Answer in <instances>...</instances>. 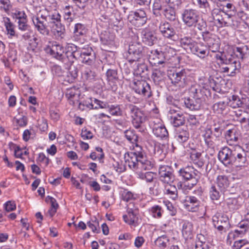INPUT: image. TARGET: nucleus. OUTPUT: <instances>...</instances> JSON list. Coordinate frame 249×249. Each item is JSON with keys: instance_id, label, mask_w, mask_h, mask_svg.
I'll use <instances>...</instances> for the list:
<instances>
[{"instance_id": "obj_23", "label": "nucleus", "mask_w": 249, "mask_h": 249, "mask_svg": "<svg viewBox=\"0 0 249 249\" xmlns=\"http://www.w3.org/2000/svg\"><path fill=\"white\" fill-rule=\"evenodd\" d=\"M142 41L145 45L151 46L157 42V37L154 31L145 29L142 31Z\"/></svg>"}, {"instance_id": "obj_62", "label": "nucleus", "mask_w": 249, "mask_h": 249, "mask_svg": "<svg viewBox=\"0 0 249 249\" xmlns=\"http://www.w3.org/2000/svg\"><path fill=\"white\" fill-rule=\"evenodd\" d=\"M135 146L134 147L133 151L131 152V153L135 154V155L142 157H146V155L144 151L142 150V147L140 145L138 144L136 142H135Z\"/></svg>"}, {"instance_id": "obj_36", "label": "nucleus", "mask_w": 249, "mask_h": 249, "mask_svg": "<svg viewBox=\"0 0 249 249\" xmlns=\"http://www.w3.org/2000/svg\"><path fill=\"white\" fill-rule=\"evenodd\" d=\"M193 226L191 222L185 221L182 227V233L185 238H191L192 236Z\"/></svg>"}, {"instance_id": "obj_4", "label": "nucleus", "mask_w": 249, "mask_h": 249, "mask_svg": "<svg viewBox=\"0 0 249 249\" xmlns=\"http://www.w3.org/2000/svg\"><path fill=\"white\" fill-rule=\"evenodd\" d=\"M128 165L131 169L141 168L144 170H149L154 166V162L148 159L147 157L139 156L131 153H128Z\"/></svg>"}, {"instance_id": "obj_41", "label": "nucleus", "mask_w": 249, "mask_h": 249, "mask_svg": "<svg viewBox=\"0 0 249 249\" xmlns=\"http://www.w3.org/2000/svg\"><path fill=\"white\" fill-rule=\"evenodd\" d=\"M82 77L84 80L89 82H92L95 80L96 73L90 69L86 68L82 72Z\"/></svg>"}, {"instance_id": "obj_16", "label": "nucleus", "mask_w": 249, "mask_h": 249, "mask_svg": "<svg viewBox=\"0 0 249 249\" xmlns=\"http://www.w3.org/2000/svg\"><path fill=\"white\" fill-rule=\"evenodd\" d=\"M211 11L213 20L217 21L219 27L227 26L228 21L231 18V15L217 8L211 10Z\"/></svg>"}, {"instance_id": "obj_33", "label": "nucleus", "mask_w": 249, "mask_h": 249, "mask_svg": "<svg viewBox=\"0 0 249 249\" xmlns=\"http://www.w3.org/2000/svg\"><path fill=\"white\" fill-rule=\"evenodd\" d=\"M100 40L103 45L111 47L114 45L115 36L113 34L105 32L101 34Z\"/></svg>"}, {"instance_id": "obj_45", "label": "nucleus", "mask_w": 249, "mask_h": 249, "mask_svg": "<svg viewBox=\"0 0 249 249\" xmlns=\"http://www.w3.org/2000/svg\"><path fill=\"white\" fill-rule=\"evenodd\" d=\"M243 100V99L241 100L238 96L232 95L231 99L230 100L229 105L232 108L244 107L246 105Z\"/></svg>"}, {"instance_id": "obj_32", "label": "nucleus", "mask_w": 249, "mask_h": 249, "mask_svg": "<svg viewBox=\"0 0 249 249\" xmlns=\"http://www.w3.org/2000/svg\"><path fill=\"white\" fill-rule=\"evenodd\" d=\"M165 18L170 21H175L177 19V15L175 8L167 4L162 12Z\"/></svg>"}, {"instance_id": "obj_35", "label": "nucleus", "mask_w": 249, "mask_h": 249, "mask_svg": "<svg viewBox=\"0 0 249 249\" xmlns=\"http://www.w3.org/2000/svg\"><path fill=\"white\" fill-rule=\"evenodd\" d=\"M87 29L84 24L78 23L75 24L73 29V39L78 40V37L86 34Z\"/></svg>"}, {"instance_id": "obj_42", "label": "nucleus", "mask_w": 249, "mask_h": 249, "mask_svg": "<svg viewBox=\"0 0 249 249\" xmlns=\"http://www.w3.org/2000/svg\"><path fill=\"white\" fill-rule=\"evenodd\" d=\"M136 71L137 74L140 75L142 77H147L149 76V68L144 62L138 63Z\"/></svg>"}, {"instance_id": "obj_50", "label": "nucleus", "mask_w": 249, "mask_h": 249, "mask_svg": "<svg viewBox=\"0 0 249 249\" xmlns=\"http://www.w3.org/2000/svg\"><path fill=\"white\" fill-rule=\"evenodd\" d=\"M107 107H108V111L112 116H120L122 115V111L119 105H107Z\"/></svg>"}, {"instance_id": "obj_14", "label": "nucleus", "mask_w": 249, "mask_h": 249, "mask_svg": "<svg viewBox=\"0 0 249 249\" xmlns=\"http://www.w3.org/2000/svg\"><path fill=\"white\" fill-rule=\"evenodd\" d=\"M133 89L136 93L142 95L145 99H148L152 96L150 85L146 81L138 80L135 82Z\"/></svg>"}, {"instance_id": "obj_43", "label": "nucleus", "mask_w": 249, "mask_h": 249, "mask_svg": "<svg viewBox=\"0 0 249 249\" xmlns=\"http://www.w3.org/2000/svg\"><path fill=\"white\" fill-rule=\"evenodd\" d=\"M195 41L189 36H184L179 40L180 46L187 51L190 50Z\"/></svg>"}, {"instance_id": "obj_27", "label": "nucleus", "mask_w": 249, "mask_h": 249, "mask_svg": "<svg viewBox=\"0 0 249 249\" xmlns=\"http://www.w3.org/2000/svg\"><path fill=\"white\" fill-rule=\"evenodd\" d=\"M182 100V103L185 107L191 110H199L203 103V102L193 97H192V98L185 97Z\"/></svg>"}, {"instance_id": "obj_24", "label": "nucleus", "mask_w": 249, "mask_h": 249, "mask_svg": "<svg viewBox=\"0 0 249 249\" xmlns=\"http://www.w3.org/2000/svg\"><path fill=\"white\" fill-rule=\"evenodd\" d=\"M205 91L206 89L198 84L192 85L190 89L191 96L196 98L203 103L205 100Z\"/></svg>"}, {"instance_id": "obj_28", "label": "nucleus", "mask_w": 249, "mask_h": 249, "mask_svg": "<svg viewBox=\"0 0 249 249\" xmlns=\"http://www.w3.org/2000/svg\"><path fill=\"white\" fill-rule=\"evenodd\" d=\"M62 12L64 19L69 23L72 22L77 15L76 8L72 5H66L63 8Z\"/></svg>"}, {"instance_id": "obj_10", "label": "nucleus", "mask_w": 249, "mask_h": 249, "mask_svg": "<svg viewBox=\"0 0 249 249\" xmlns=\"http://www.w3.org/2000/svg\"><path fill=\"white\" fill-rule=\"evenodd\" d=\"M81 48H78L73 44H68L64 49V58L63 63L69 66L72 65L76 58L79 56V52Z\"/></svg>"}, {"instance_id": "obj_52", "label": "nucleus", "mask_w": 249, "mask_h": 249, "mask_svg": "<svg viewBox=\"0 0 249 249\" xmlns=\"http://www.w3.org/2000/svg\"><path fill=\"white\" fill-rule=\"evenodd\" d=\"M124 135L126 139L131 143H134L138 141V136L132 130H125Z\"/></svg>"}, {"instance_id": "obj_25", "label": "nucleus", "mask_w": 249, "mask_h": 249, "mask_svg": "<svg viewBox=\"0 0 249 249\" xmlns=\"http://www.w3.org/2000/svg\"><path fill=\"white\" fill-rule=\"evenodd\" d=\"M159 29L162 36L168 38H171L176 34L174 28L170 23L165 21L160 23Z\"/></svg>"}, {"instance_id": "obj_55", "label": "nucleus", "mask_w": 249, "mask_h": 249, "mask_svg": "<svg viewBox=\"0 0 249 249\" xmlns=\"http://www.w3.org/2000/svg\"><path fill=\"white\" fill-rule=\"evenodd\" d=\"M12 5L10 0H0V9L7 13L12 8Z\"/></svg>"}, {"instance_id": "obj_2", "label": "nucleus", "mask_w": 249, "mask_h": 249, "mask_svg": "<svg viewBox=\"0 0 249 249\" xmlns=\"http://www.w3.org/2000/svg\"><path fill=\"white\" fill-rule=\"evenodd\" d=\"M32 22L36 30L41 34L46 36L49 34L47 24L52 19L57 20L59 14L57 12L50 13L46 9L40 10L36 15L32 17Z\"/></svg>"}, {"instance_id": "obj_56", "label": "nucleus", "mask_w": 249, "mask_h": 249, "mask_svg": "<svg viewBox=\"0 0 249 249\" xmlns=\"http://www.w3.org/2000/svg\"><path fill=\"white\" fill-rule=\"evenodd\" d=\"M93 108L92 109H97L99 108H106L107 107V104L99 100L96 98H92Z\"/></svg>"}, {"instance_id": "obj_12", "label": "nucleus", "mask_w": 249, "mask_h": 249, "mask_svg": "<svg viewBox=\"0 0 249 249\" xmlns=\"http://www.w3.org/2000/svg\"><path fill=\"white\" fill-rule=\"evenodd\" d=\"M128 20L137 27L144 25L147 20L145 12L142 9H138L135 11L130 12L127 16Z\"/></svg>"}, {"instance_id": "obj_19", "label": "nucleus", "mask_w": 249, "mask_h": 249, "mask_svg": "<svg viewBox=\"0 0 249 249\" xmlns=\"http://www.w3.org/2000/svg\"><path fill=\"white\" fill-rule=\"evenodd\" d=\"M190 51L202 59L208 56L209 53V50L206 45L203 43H198L196 41L193 44Z\"/></svg>"}, {"instance_id": "obj_17", "label": "nucleus", "mask_w": 249, "mask_h": 249, "mask_svg": "<svg viewBox=\"0 0 249 249\" xmlns=\"http://www.w3.org/2000/svg\"><path fill=\"white\" fill-rule=\"evenodd\" d=\"M148 56V61L152 65H163L165 63V57L164 53L158 49L155 50H149L147 53Z\"/></svg>"}, {"instance_id": "obj_15", "label": "nucleus", "mask_w": 249, "mask_h": 249, "mask_svg": "<svg viewBox=\"0 0 249 249\" xmlns=\"http://www.w3.org/2000/svg\"><path fill=\"white\" fill-rule=\"evenodd\" d=\"M202 36L203 40L213 52L218 51L220 49V40L215 35L211 34L209 32H203L202 33Z\"/></svg>"}, {"instance_id": "obj_44", "label": "nucleus", "mask_w": 249, "mask_h": 249, "mask_svg": "<svg viewBox=\"0 0 249 249\" xmlns=\"http://www.w3.org/2000/svg\"><path fill=\"white\" fill-rule=\"evenodd\" d=\"M156 175V174L152 172H146L145 173L139 172L137 173L138 178L145 180L147 182H153Z\"/></svg>"}, {"instance_id": "obj_47", "label": "nucleus", "mask_w": 249, "mask_h": 249, "mask_svg": "<svg viewBox=\"0 0 249 249\" xmlns=\"http://www.w3.org/2000/svg\"><path fill=\"white\" fill-rule=\"evenodd\" d=\"M92 98L89 97L80 102L79 103L78 108L81 110H85L88 109H92L93 108Z\"/></svg>"}, {"instance_id": "obj_40", "label": "nucleus", "mask_w": 249, "mask_h": 249, "mask_svg": "<svg viewBox=\"0 0 249 249\" xmlns=\"http://www.w3.org/2000/svg\"><path fill=\"white\" fill-rule=\"evenodd\" d=\"M185 119L183 114L178 113L171 117V123L174 127H179L185 124Z\"/></svg>"}, {"instance_id": "obj_60", "label": "nucleus", "mask_w": 249, "mask_h": 249, "mask_svg": "<svg viewBox=\"0 0 249 249\" xmlns=\"http://www.w3.org/2000/svg\"><path fill=\"white\" fill-rule=\"evenodd\" d=\"M248 243V242L244 239H241L235 241L232 246V249H245V246Z\"/></svg>"}, {"instance_id": "obj_8", "label": "nucleus", "mask_w": 249, "mask_h": 249, "mask_svg": "<svg viewBox=\"0 0 249 249\" xmlns=\"http://www.w3.org/2000/svg\"><path fill=\"white\" fill-rule=\"evenodd\" d=\"M178 176L185 181L192 180V185L196 184L199 176V172L192 166L181 168L178 171Z\"/></svg>"}, {"instance_id": "obj_49", "label": "nucleus", "mask_w": 249, "mask_h": 249, "mask_svg": "<svg viewBox=\"0 0 249 249\" xmlns=\"http://www.w3.org/2000/svg\"><path fill=\"white\" fill-rule=\"evenodd\" d=\"M152 216L157 218H160L162 215L163 210L161 207L159 205H154L150 209Z\"/></svg>"}, {"instance_id": "obj_34", "label": "nucleus", "mask_w": 249, "mask_h": 249, "mask_svg": "<svg viewBox=\"0 0 249 249\" xmlns=\"http://www.w3.org/2000/svg\"><path fill=\"white\" fill-rule=\"evenodd\" d=\"M224 193V192H221L218 188L213 184L212 185L209 189V196L213 201L219 200Z\"/></svg>"}, {"instance_id": "obj_37", "label": "nucleus", "mask_w": 249, "mask_h": 249, "mask_svg": "<svg viewBox=\"0 0 249 249\" xmlns=\"http://www.w3.org/2000/svg\"><path fill=\"white\" fill-rule=\"evenodd\" d=\"M164 193L173 200L178 198V190L175 185L172 184H165Z\"/></svg>"}, {"instance_id": "obj_1", "label": "nucleus", "mask_w": 249, "mask_h": 249, "mask_svg": "<svg viewBox=\"0 0 249 249\" xmlns=\"http://www.w3.org/2000/svg\"><path fill=\"white\" fill-rule=\"evenodd\" d=\"M218 159L226 167L232 165L244 167L247 163V154L244 150L238 153L235 150H232L227 146L219 151Z\"/></svg>"}, {"instance_id": "obj_11", "label": "nucleus", "mask_w": 249, "mask_h": 249, "mask_svg": "<svg viewBox=\"0 0 249 249\" xmlns=\"http://www.w3.org/2000/svg\"><path fill=\"white\" fill-rule=\"evenodd\" d=\"M181 18L184 24L188 27H193L200 18L199 12L193 8H187L182 11Z\"/></svg>"}, {"instance_id": "obj_29", "label": "nucleus", "mask_w": 249, "mask_h": 249, "mask_svg": "<svg viewBox=\"0 0 249 249\" xmlns=\"http://www.w3.org/2000/svg\"><path fill=\"white\" fill-rule=\"evenodd\" d=\"M190 137L188 129L186 126L178 127L176 129L175 137L180 143L186 142Z\"/></svg>"}, {"instance_id": "obj_18", "label": "nucleus", "mask_w": 249, "mask_h": 249, "mask_svg": "<svg viewBox=\"0 0 249 249\" xmlns=\"http://www.w3.org/2000/svg\"><path fill=\"white\" fill-rule=\"evenodd\" d=\"M50 44H51V46H48L46 50L47 51H49L51 55L63 63V59L64 58V47L55 41L50 42Z\"/></svg>"}, {"instance_id": "obj_53", "label": "nucleus", "mask_w": 249, "mask_h": 249, "mask_svg": "<svg viewBox=\"0 0 249 249\" xmlns=\"http://www.w3.org/2000/svg\"><path fill=\"white\" fill-rule=\"evenodd\" d=\"M121 196L122 199L126 202L135 199L134 195L131 192L126 189L121 191Z\"/></svg>"}, {"instance_id": "obj_39", "label": "nucleus", "mask_w": 249, "mask_h": 249, "mask_svg": "<svg viewBox=\"0 0 249 249\" xmlns=\"http://www.w3.org/2000/svg\"><path fill=\"white\" fill-rule=\"evenodd\" d=\"M212 221L213 225L220 224L230 226L229 218L227 216L221 215L219 213L213 216Z\"/></svg>"}, {"instance_id": "obj_58", "label": "nucleus", "mask_w": 249, "mask_h": 249, "mask_svg": "<svg viewBox=\"0 0 249 249\" xmlns=\"http://www.w3.org/2000/svg\"><path fill=\"white\" fill-rule=\"evenodd\" d=\"M198 5L200 8H204L205 13L211 11V8L207 0H196Z\"/></svg>"}, {"instance_id": "obj_7", "label": "nucleus", "mask_w": 249, "mask_h": 249, "mask_svg": "<svg viewBox=\"0 0 249 249\" xmlns=\"http://www.w3.org/2000/svg\"><path fill=\"white\" fill-rule=\"evenodd\" d=\"M11 16L18 24V29L21 31H28L30 25L28 24L27 16L24 11L15 8L11 12Z\"/></svg>"}, {"instance_id": "obj_9", "label": "nucleus", "mask_w": 249, "mask_h": 249, "mask_svg": "<svg viewBox=\"0 0 249 249\" xmlns=\"http://www.w3.org/2000/svg\"><path fill=\"white\" fill-rule=\"evenodd\" d=\"M187 71L183 69L181 71H170L168 77L171 83L176 87L184 88L187 84Z\"/></svg>"}, {"instance_id": "obj_3", "label": "nucleus", "mask_w": 249, "mask_h": 249, "mask_svg": "<svg viewBox=\"0 0 249 249\" xmlns=\"http://www.w3.org/2000/svg\"><path fill=\"white\" fill-rule=\"evenodd\" d=\"M126 109L130 116L134 127L142 133L144 132L145 127L143 124L145 122L146 116L143 112L138 107L130 104L126 105Z\"/></svg>"}, {"instance_id": "obj_6", "label": "nucleus", "mask_w": 249, "mask_h": 249, "mask_svg": "<svg viewBox=\"0 0 249 249\" xmlns=\"http://www.w3.org/2000/svg\"><path fill=\"white\" fill-rule=\"evenodd\" d=\"M149 126L153 135L159 140L167 141L169 138L168 132L161 120L155 119L149 122Z\"/></svg>"}, {"instance_id": "obj_61", "label": "nucleus", "mask_w": 249, "mask_h": 249, "mask_svg": "<svg viewBox=\"0 0 249 249\" xmlns=\"http://www.w3.org/2000/svg\"><path fill=\"white\" fill-rule=\"evenodd\" d=\"M72 1L74 3L73 6L76 8V11H78V9L80 10H84L86 6V3L87 0H72Z\"/></svg>"}, {"instance_id": "obj_63", "label": "nucleus", "mask_w": 249, "mask_h": 249, "mask_svg": "<svg viewBox=\"0 0 249 249\" xmlns=\"http://www.w3.org/2000/svg\"><path fill=\"white\" fill-rule=\"evenodd\" d=\"M49 159L47 158L43 153H40L38 154L36 161L37 162H40L44 165L45 167L48 166L49 163Z\"/></svg>"}, {"instance_id": "obj_31", "label": "nucleus", "mask_w": 249, "mask_h": 249, "mask_svg": "<svg viewBox=\"0 0 249 249\" xmlns=\"http://www.w3.org/2000/svg\"><path fill=\"white\" fill-rule=\"evenodd\" d=\"M249 53V49L247 45L236 47L233 51V53L231 55H234L235 59H237L240 62V60H243L247 56Z\"/></svg>"}, {"instance_id": "obj_38", "label": "nucleus", "mask_w": 249, "mask_h": 249, "mask_svg": "<svg viewBox=\"0 0 249 249\" xmlns=\"http://www.w3.org/2000/svg\"><path fill=\"white\" fill-rule=\"evenodd\" d=\"M2 22L7 32V34L11 37L15 35V25L11 22L10 19L6 17L2 18Z\"/></svg>"}, {"instance_id": "obj_26", "label": "nucleus", "mask_w": 249, "mask_h": 249, "mask_svg": "<svg viewBox=\"0 0 249 249\" xmlns=\"http://www.w3.org/2000/svg\"><path fill=\"white\" fill-rule=\"evenodd\" d=\"M61 16L59 15V18L57 20L52 19L50 23L52 31L56 37L62 38L64 36L65 27L60 23Z\"/></svg>"}, {"instance_id": "obj_57", "label": "nucleus", "mask_w": 249, "mask_h": 249, "mask_svg": "<svg viewBox=\"0 0 249 249\" xmlns=\"http://www.w3.org/2000/svg\"><path fill=\"white\" fill-rule=\"evenodd\" d=\"M167 2H165L163 0H154L153 4V9L161 10L162 12L164 8L167 4Z\"/></svg>"}, {"instance_id": "obj_13", "label": "nucleus", "mask_w": 249, "mask_h": 249, "mask_svg": "<svg viewBox=\"0 0 249 249\" xmlns=\"http://www.w3.org/2000/svg\"><path fill=\"white\" fill-rule=\"evenodd\" d=\"M160 180L163 184H172L175 180L173 168L168 165H160L158 170Z\"/></svg>"}, {"instance_id": "obj_20", "label": "nucleus", "mask_w": 249, "mask_h": 249, "mask_svg": "<svg viewBox=\"0 0 249 249\" xmlns=\"http://www.w3.org/2000/svg\"><path fill=\"white\" fill-rule=\"evenodd\" d=\"M79 55L76 60H78L82 63L89 65H91L93 63L94 56L91 48L88 49L81 48Z\"/></svg>"}, {"instance_id": "obj_59", "label": "nucleus", "mask_w": 249, "mask_h": 249, "mask_svg": "<svg viewBox=\"0 0 249 249\" xmlns=\"http://www.w3.org/2000/svg\"><path fill=\"white\" fill-rule=\"evenodd\" d=\"M88 227L91 229L92 231L94 233H99L100 231L99 223L97 220L95 221H89L87 223Z\"/></svg>"}, {"instance_id": "obj_30", "label": "nucleus", "mask_w": 249, "mask_h": 249, "mask_svg": "<svg viewBox=\"0 0 249 249\" xmlns=\"http://www.w3.org/2000/svg\"><path fill=\"white\" fill-rule=\"evenodd\" d=\"M217 187L221 192L225 193L228 190L230 186V181L228 178L225 175H219L216 179Z\"/></svg>"}, {"instance_id": "obj_64", "label": "nucleus", "mask_w": 249, "mask_h": 249, "mask_svg": "<svg viewBox=\"0 0 249 249\" xmlns=\"http://www.w3.org/2000/svg\"><path fill=\"white\" fill-rule=\"evenodd\" d=\"M106 75L108 80H113L117 78V71L115 70L108 69Z\"/></svg>"}, {"instance_id": "obj_51", "label": "nucleus", "mask_w": 249, "mask_h": 249, "mask_svg": "<svg viewBox=\"0 0 249 249\" xmlns=\"http://www.w3.org/2000/svg\"><path fill=\"white\" fill-rule=\"evenodd\" d=\"M236 131L234 129H229L225 133V138L228 141L231 142H236L238 138L236 136Z\"/></svg>"}, {"instance_id": "obj_22", "label": "nucleus", "mask_w": 249, "mask_h": 249, "mask_svg": "<svg viewBox=\"0 0 249 249\" xmlns=\"http://www.w3.org/2000/svg\"><path fill=\"white\" fill-rule=\"evenodd\" d=\"M200 201L199 199L195 196H187L184 200V206L189 211L192 212H196L200 206Z\"/></svg>"}, {"instance_id": "obj_54", "label": "nucleus", "mask_w": 249, "mask_h": 249, "mask_svg": "<svg viewBox=\"0 0 249 249\" xmlns=\"http://www.w3.org/2000/svg\"><path fill=\"white\" fill-rule=\"evenodd\" d=\"M221 81H223L224 80H223L222 78H210L209 82L210 86L214 90L216 91H218V90L220 89V85L219 84V82H220Z\"/></svg>"}, {"instance_id": "obj_48", "label": "nucleus", "mask_w": 249, "mask_h": 249, "mask_svg": "<svg viewBox=\"0 0 249 249\" xmlns=\"http://www.w3.org/2000/svg\"><path fill=\"white\" fill-rule=\"evenodd\" d=\"M168 239L166 236H162L158 237L155 241V245L160 249H164L167 247Z\"/></svg>"}, {"instance_id": "obj_46", "label": "nucleus", "mask_w": 249, "mask_h": 249, "mask_svg": "<svg viewBox=\"0 0 249 249\" xmlns=\"http://www.w3.org/2000/svg\"><path fill=\"white\" fill-rule=\"evenodd\" d=\"M165 75V72L162 68L154 69L153 70L152 78L155 82H159L163 79Z\"/></svg>"}, {"instance_id": "obj_5", "label": "nucleus", "mask_w": 249, "mask_h": 249, "mask_svg": "<svg viewBox=\"0 0 249 249\" xmlns=\"http://www.w3.org/2000/svg\"><path fill=\"white\" fill-rule=\"evenodd\" d=\"M145 53H148L147 48L143 47L140 43L134 42L129 45L126 58L131 63L134 61H140Z\"/></svg>"}, {"instance_id": "obj_21", "label": "nucleus", "mask_w": 249, "mask_h": 249, "mask_svg": "<svg viewBox=\"0 0 249 249\" xmlns=\"http://www.w3.org/2000/svg\"><path fill=\"white\" fill-rule=\"evenodd\" d=\"M233 56L234 55H230L228 57H226L223 54H217L215 57L217 60L220 61L221 64H231V66L234 68V70H237L240 68L241 63Z\"/></svg>"}]
</instances>
